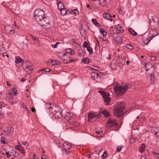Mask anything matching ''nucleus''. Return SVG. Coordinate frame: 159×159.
Segmentation results:
<instances>
[{"instance_id": "a19ab883", "label": "nucleus", "mask_w": 159, "mask_h": 159, "mask_svg": "<svg viewBox=\"0 0 159 159\" xmlns=\"http://www.w3.org/2000/svg\"><path fill=\"white\" fill-rule=\"evenodd\" d=\"M96 132L97 134H99L102 132V130L101 128H99V129H96Z\"/></svg>"}, {"instance_id": "c03bdc74", "label": "nucleus", "mask_w": 159, "mask_h": 159, "mask_svg": "<svg viewBox=\"0 0 159 159\" xmlns=\"http://www.w3.org/2000/svg\"><path fill=\"white\" fill-rule=\"evenodd\" d=\"M126 47L127 48L130 49H133L134 48L133 46L130 44H128L126 46Z\"/></svg>"}, {"instance_id": "c85d7f7f", "label": "nucleus", "mask_w": 159, "mask_h": 159, "mask_svg": "<svg viewBox=\"0 0 159 159\" xmlns=\"http://www.w3.org/2000/svg\"><path fill=\"white\" fill-rule=\"evenodd\" d=\"M70 12L72 14L77 15L79 14V11L77 9L72 10Z\"/></svg>"}, {"instance_id": "0e129e2a", "label": "nucleus", "mask_w": 159, "mask_h": 159, "mask_svg": "<svg viewBox=\"0 0 159 159\" xmlns=\"http://www.w3.org/2000/svg\"><path fill=\"white\" fill-rule=\"evenodd\" d=\"M31 110L33 112H34L36 111L35 109L33 107L31 108Z\"/></svg>"}, {"instance_id": "e2e57ef3", "label": "nucleus", "mask_w": 159, "mask_h": 159, "mask_svg": "<svg viewBox=\"0 0 159 159\" xmlns=\"http://www.w3.org/2000/svg\"><path fill=\"white\" fill-rule=\"evenodd\" d=\"M14 94L15 96H16L18 94V92L17 91L14 92Z\"/></svg>"}, {"instance_id": "423d86ee", "label": "nucleus", "mask_w": 159, "mask_h": 159, "mask_svg": "<svg viewBox=\"0 0 159 159\" xmlns=\"http://www.w3.org/2000/svg\"><path fill=\"white\" fill-rule=\"evenodd\" d=\"M99 92L101 93L104 99V101L106 105H109L111 100L109 93L105 92L102 91H99Z\"/></svg>"}, {"instance_id": "c756f323", "label": "nucleus", "mask_w": 159, "mask_h": 159, "mask_svg": "<svg viewBox=\"0 0 159 159\" xmlns=\"http://www.w3.org/2000/svg\"><path fill=\"white\" fill-rule=\"evenodd\" d=\"M109 33L111 35H112L114 34V32L113 30V27L112 26H111L109 29Z\"/></svg>"}, {"instance_id": "3c124183", "label": "nucleus", "mask_w": 159, "mask_h": 159, "mask_svg": "<svg viewBox=\"0 0 159 159\" xmlns=\"http://www.w3.org/2000/svg\"><path fill=\"white\" fill-rule=\"evenodd\" d=\"M145 119V117L144 116H142L141 119L139 121L140 123L143 122Z\"/></svg>"}, {"instance_id": "a878e982", "label": "nucleus", "mask_w": 159, "mask_h": 159, "mask_svg": "<svg viewBox=\"0 0 159 159\" xmlns=\"http://www.w3.org/2000/svg\"><path fill=\"white\" fill-rule=\"evenodd\" d=\"M94 5L96 7H99V5L100 4L101 2L99 0H95L93 1Z\"/></svg>"}, {"instance_id": "7c9ffc66", "label": "nucleus", "mask_w": 159, "mask_h": 159, "mask_svg": "<svg viewBox=\"0 0 159 159\" xmlns=\"http://www.w3.org/2000/svg\"><path fill=\"white\" fill-rule=\"evenodd\" d=\"M14 156L15 157L17 158H20L21 157V155L18 152H15V153L14 154Z\"/></svg>"}, {"instance_id": "f704fd0d", "label": "nucleus", "mask_w": 159, "mask_h": 159, "mask_svg": "<svg viewBox=\"0 0 159 159\" xmlns=\"http://www.w3.org/2000/svg\"><path fill=\"white\" fill-rule=\"evenodd\" d=\"M30 36L31 37L32 39L34 41H36L37 42H38L39 41V40L38 38H36L34 36H33L31 34H30Z\"/></svg>"}, {"instance_id": "09e8293b", "label": "nucleus", "mask_w": 159, "mask_h": 159, "mask_svg": "<svg viewBox=\"0 0 159 159\" xmlns=\"http://www.w3.org/2000/svg\"><path fill=\"white\" fill-rule=\"evenodd\" d=\"M121 7H119L118 8V12L121 14H122V11H121Z\"/></svg>"}, {"instance_id": "72a5a7b5", "label": "nucleus", "mask_w": 159, "mask_h": 159, "mask_svg": "<svg viewBox=\"0 0 159 159\" xmlns=\"http://www.w3.org/2000/svg\"><path fill=\"white\" fill-rule=\"evenodd\" d=\"M61 13L62 15H64L66 14V11L65 9V8L63 9H62L60 10Z\"/></svg>"}, {"instance_id": "774afa93", "label": "nucleus", "mask_w": 159, "mask_h": 159, "mask_svg": "<svg viewBox=\"0 0 159 159\" xmlns=\"http://www.w3.org/2000/svg\"><path fill=\"white\" fill-rule=\"evenodd\" d=\"M74 61H75V60H74V59H70L69 60V62H71Z\"/></svg>"}, {"instance_id": "052dcab7", "label": "nucleus", "mask_w": 159, "mask_h": 159, "mask_svg": "<svg viewBox=\"0 0 159 159\" xmlns=\"http://www.w3.org/2000/svg\"><path fill=\"white\" fill-rule=\"evenodd\" d=\"M4 50V48H1L0 49V54H3V52H2V51Z\"/></svg>"}, {"instance_id": "1a4fd4ad", "label": "nucleus", "mask_w": 159, "mask_h": 159, "mask_svg": "<svg viewBox=\"0 0 159 159\" xmlns=\"http://www.w3.org/2000/svg\"><path fill=\"white\" fill-rule=\"evenodd\" d=\"M101 73L98 72H93L90 74V75L93 80L95 81L99 82L101 81V76L100 74Z\"/></svg>"}, {"instance_id": "9d476101", "label": "nucleus", "mask_w": 159, "mask_h": 159, "mask_svg": "<svg viewBox=\"0 0 159 159\" xmlns=\"http://www.w3.org/2000/svg\"><path fill=\"white\" fill-rule=\"evenodd\" d=\"M107 125L109 127H114L117 125V123L115 120L110 118L107 121Z\"/></svg>"}, {"instance_id": "69168bd1", "label": "nucleus", "mask_w": 159, "mask_h": 159, "mask_svg": "<svg viewBox=\"0 0 159 159\" xmlns=\"http://www.w3.org/2000/svg\"><path fill=\"white\" fill-rule=\"evenodd\" d=\"M107 59L108 60H110L111 58V57L110 54H108V57H107Z\"/></svg>"}, {"instance_id": "a18cd8bd", "label": "nucleus", "mask_w": 159, "mask_h": 159, "mask_svg": "<svg viewBox=\"0 0 159 159\" xmlns=\"http://www.w3.org/2000/svg\"><path fill=\"white\" fill-rule=\"evenodd\" d=\"M8 33L11 35H13L15 34V30H13V29H11V30L8 31Z\"/></svg>"}, {"instance_id": "6e6552de", "label": "nucleus", "mask_w": 159, "mask_h": 159, "mask_svg": "<svg viewBox=\"0 0 159 159\" xmlns=\"http://www.w3.org/2000/svg\"><path fill=\"white\" fill-rule=\"evenodd\" d=\"M158 18L156 16H153L152 18L149 20L150 26L155 28L158 25Z\"/></svg>"}, {"instance_id": "f3484780", "label": "nucleus", "mask_w": 159, "mask_h": 159, "mask_svg": "<svg viewBox=\"0 0 159 159\" xmlns=\"http://www.w3.org/2000/svg\"><path fill=\"white\" fill-rule=\"evenodd\" d=\"M103 17L105 19H107L109 20H110V21H112L110 14L107 12H104L103 15Z\"/></svg>"}, {"instance_id": "de8ad7c7", "label": "nucleus", "mask_w": 159, "mask_h": 159, "mask_svg": "<svg viewBox=\"0 0 159 159\" xmlns=\"http://www.w3.org/2000/svg\"><path fill=\"white\" fill-rule=\"evenodd\" d=\"M87 50L90 53H93V50L92 48H91L90 47H88L87 48Z\"/></svg>"}, {"instance_id": "37998d69", "label": "nucleus", "mask_w": 159, "mask_h": 159, "mask_svg": "<svg viewBox=\"0 0 159 159\" xmlns=\"http://www.w3.org/2000/svg\"><path fill=\"white\" fill-rule=\"evenodd\" d=\"M85 30L83 29L82 28L80 30V33L81 34H82V35L85 34Z\"/></svg>"}, {"instance_id": "0eeeda50", "label": "nucleus", "mask_w": 159, "mask_h": 159, "mask_svg": "<svg viewBox=\"0 0 159 159\" xmlns=\"http://www.w3.org/2000/svg\"><path fill=\"white\" fill-rule=\"evenodd\" d=\"M154 28L153 27V28L149 31L150 34L151 35V37H152L151 38L150 37H149L147 38L146 40L144 41V44H148L152 39V38L154 37L157 35V34L156 31L154 29Z\"/></svg>"}, {"instance_id": "ea45409f", "label": "nucleus", "mask_w": 159, "mask_h": 159, "mask_svg": "<svg viewBox=\"0 0 159 159\" xmlns=\"http://www.w3.org/2000/svg\"><path fill=\"white\" fill-rule=\"evenodd\" d=\"M107 154L106 152H104L102 156V157L103 159L106 158L107 157Z\"/></svg>"}, {"instance_id": "680f3d73", "label": "nucleus", "mask_w": 159, "mask_h": 159, "mask_svg": "<svg viewBox=\"0 0 159 159\" xmlns=\"http://www.w3.org/2000/svg\"><path fill=\"white\" fill-rule=\"evenodd\" d=\"M7 85V86L10 87L11 86V84L9 83L8 81L6 82Z\"/></svg>"}, {"instance_id": "13d9d810", "label": "nucleus", "mask_w": 159, "mask_h": 159, "mask_svg": "<svg viewBox=\"0 0 159 159\" xmlns=\"http://www.w3.org/2000/svg\"><path fill=\"white\" fill-rule=\"evenodd\" d=\"M15 148L17 150H19L20 149V147L19 145H17L15 146Z\"/></svg>"}, {"instance_id": "58836bf2", "label": "nucleus", "mask_w": 159, "mask_h": 159, "mask_svg": "<svg viewBox=\"0 0 159 159\" xmlns=\"http://www.w3.org/2000/svg\"><path fill=\"white\" fill-rule=\"evenodd\" d=\"M44 71L46 72H49L50 71V70L49 68H46L40 70L39 72V71Z\"/></svg>"}, {"instance_id": "473e14b6", "label": "nucleus", "mask_w": 159, "mask_h": 159, "mask_svg": "<svg viewBox=\"0 0 159 159\" xmlns=\"http://www.w3.org/2000/svg\"><path fill=\"white\" fill-rule=\"evenodd\" d=\"M6 139L4 137H2L1 139V142L2 144H6L7 143V142L5 141Z\"/></svg>"}, {"instance_id": "49530a36", "label": "nucleus", "mask_w": 159, "mask_h": 159, "mask_svg": "<svg viewBox=\"0 0 159 159\" xmlns=\"http://www.w3.org/2000/svg\"><path fill=\"white\" fill-rule=\"evenodd\" d=\"M60 42H57L55 44L52 45V46L53 48H56L57 47L58 44Z\"/></svg>"}, {"instance_id": "7ed1b4c3", "label": "nucleus", "mask_w": 159, "mask_h": 159, "mask_svg": "<svg viewBox=\"0 0 159 159\" xmlns=\"http://www.w3.org/2000/svg\"><path fill=\"white\" fill-rule=\"evenodd\" d=\"M134 85H131L129 84H125L123 85H120L114 86V90L116 95L118 96H120L123 95L128 89L131 88H134Z\"/></svg>"}, {"instance_id": "5701e85b", "label": "nucleus", "mask_w": 159, "mask_h": 159, "mask_svg": "<svg viewBox=\"0 0 159 159\" xmlns=\"http://www.w3.org/2000/svg\"><path fill=\"white\" fill-rule=\"evenodd\" d=\"M65 51L66 53H70V55H73L75 54V52L73 51L72 49L70 48L66 49Z\"/></svg>"}, {"instance_id": "b1692460", "label": "nucleus", "mask_w": 159, "mask_h": 159, "mask_svg": "<svg viewBox=\"0 0 159 159\" xmlns=\"http://www.w3.org/2000/svg\"><path fill=\"white\" fill-rule=\"evenodd\" d=\"M99 32L104 36H106L107 34V32L103 29L100 28L99 29Z\"/></svg>"}, {"instance_id": "603ef678", "label": "nucleus", "mask_w": 159, "mask_h": 159, "mask_svg": "<svg viewBox=\"0 0 159 159\" xmlns=\"http://www.w3.org/2000/svg\"><path fill=\"white\" fill-rule=\"evenodd\" d=\"M87 58L84 57L82 59V61L83 62H84V63H85V62H87Z\"/></svg>"}, {"instance_id": "6e6d98bb", "label": "nucleus", "mask_w": 159, "mask_h": 159, "mask_svg": "<svg viewBox=\"0 0 159 159\" xmlns=\"http://www.w3.org/2000/svg\"><path fill=\"white\" fill-rule=\"evenodd\" d=\"M12 25H13L16 28H17V29L18 28V26L16 25V22L15 21H14V23L12 24Z\"/></svg>"}, {"instance_id": "c9c22d12", "label": "nucleus", "mask_w": 159, "mask_h": 159, "mask_svg": "<svg viewBox=\"0 0 159 159\" xmlns=\"http://www.w3.org/2000/svg\"><path fill=\"white\" fill-rule=\"evenodd\" d=\"M136 140V138L131 137V138L129 140V142L131 143H133L134 142H135Z\"/></svg>"}, {"instance_id": "9b49d317", "label": "nucleus", "mask_w": 159, "mask_h": 159, "mask_svg": "<svg viewBox=\"0 0 159 159\" xmlns=\"http://www.w3.org/2000/svg\"><path fill=\"white\" fill-rule=\"evenodd\" d=\"M100 115L98 113L94 112H90L88 115V120H91L95 118H98L100 117Z\"/></svg>"}, {"instance_id": "bf43d9fd", "label": "nucleus", "mask_w": 159, "mask_h": 159, "mask_svg": "<svg viewBox=\"0 0 159 159\" xmlns=\"http://www.w3.org/2000/svg\"><path fill=\"white\" fill-rule=\"evenodd\" d=\"M19 151L22 154H23L25 153L24 150L23 149H20Z\"/></svg>"}, {"instance_id": "dca6fc26", "label": "nucleus", "mask_w": 159, "mask_h": 159, "mask_svg": "<svg viewBox=\"0 0 159 159\" xmlns=\"http://www.w3.org/2000/svg\"><path fill=\"white\" fill-rule=\"evenodd\" d=\"M25 70L27 73L28 74H30L32 72L33 68L31 64L30 65L26 66L24 67Z\"/></svg>"}, {"instance_id": "4be33fe9", "label": "nucleus", "mask_w": 159, "mask_h": 159, "mask_svg": "<svg viewBox=\"0 0 159 159\" xmlns=\"http://www.w3.org/2000/svg\"><path fill=\"white\" fill-rule=\"evenodd\" d=\"M128 31L131 34H132L133 35L135 36H136L137 34V33L135 32L133 29H131V28H129L128 29Z\"/></svg>"}, {"instance_id": "f03ea898", "label": "nucleus", "mask_w": 159, "mask_h": 159, "mask_svg": "<svg viewBox=\"0 0 159 159\" xmlns=\"http://www.w3.org/2000/svg\"><path fill=\"white\" fill-rule=\"evenodd\" d=\"M145 68L146 73L150 75V82L151 84L154 83L155 80V76L154 73L155 68L154 66L150 62L144 63L143 64Z\"/></svg>"}, {"instance_id": "864d4df0", "label": "nucleus", "mask_w": 159, "mask_h": 159, "mask_svg": "<svg viewBox=\"0 0 159 159\" xmlns=\"http://www.w3.org/2000/svg\"><path fill=\"white\" fill-rule=\"evenodd\" d=\"M151 60L152 61H154L156 60V57H152L151 58Z\"/></svg>"}, {"instance_id": "a211bd4d", "label": "nucleus", "mask_w": 159, "mask_h": 159, "mask_svg": "<svg viewBox=\"0 0 159 159\" xmlns=\"http://www.w3.org/2000/svg\"><path fill=\"white\" fill-rule=\"evenodd\" d=\"M118 45H120L122 43V39L119 36H117L115 39Z\"/></svg>"}, {"instance_id": "bb28decb", "label": "nucleus", "mask_w": 159, "mask_h": 159, "mask_svg": "<svg viewBox=\"0 0 159 159\" xmlns=\"http://www.w3.org/2000/svg\"><path fill=\"white\" fill-rule=\"evenodd\" d=\"M12 96V95L11 93H9L7 95L6 97L8 100H11L13 99Z\"/></svg>"}, {"instance_id": "2f4dec72", "label": "nucleus", "mask_w": 159, "mask_h": 159, "mask_svg": "<svg viewBox=\"0 0 159 159\" xmlns=\"http://www.w3.org/2000/svg\"><path fill=\"white\" fill-rule=\"evenodd\" d=\"M22 61L21 58L20 57H17L16 58L15 60V62L16 64H18L21 62Z\"/></svg>"}, {"instance_id": "4c0bfd02", "label": "nucleus", "mask_w": 159, "mask_h": 159, "mask_svg": "<svg viewBox=\"0 0 159 159\" xmlns=\"http://www.w3.org/2000/svg\"><path fill=\"white\" fill-rule=\"evenodd\" d=\"M123 147V146H118L117 148L116 152H119L121 150V148Z\"/></svg>"}, {"instance_id": "338daca9", "label": "nucleus", "mask_w": 159, "mask_h": 159, "mask_svg": "<svg viewBox=\"0 0 159 159\" xmlns=\"http://www.w3.org/2000/svg\"><path fill=\"white\" fill-rule=\"evenodd\" d=\"M141 159H147L144 156H142L141 157Z\"/></svg>"}, {"instance_id": "6ab92c4d", "label": "nucleus", "mask_w": 159, "mask_h": 159, "mask_svg": "<svg viewBox=\"0 0 159 159\" xmlns=\"http://www.w3.org/2000/svg\"><path fill=\"white\" fill-rule=\"evenodd\" d=\"M57 7L58 9L60 10L62 9H63L65 8L63 4L61 2H58Z\"/></svg>"}, {"instance_id": "f8f14e48", "label": "nucleus", "mask_w": 159, "mask_h": 159, "mask_svg": "<svg viewBox=\"0 0 159 159\" xmlns=\"http://www.w3.org/2000/svg\"><path fill=\"white\" fill-rule=\"evenodd\" d=\"M13 129L11 126L5 129L4 131V134L6 136H8L12 134L13 131Z\"/></svg>"}, {"instance_id": "4d7b16f0", "label": "nucleus", "mask_w": 159, "mask_h": 159, "mask_svg": "<svg viewBox=\"0 0 159 159\" xmlns=\"http://www.w3.org/2000/svg\"><path fill=\"white\" fill-rule=\"evenodd\" d=\"M6 154L7 157L9 158L11 157V154H9L8 152H6Z\"/></svg>"}, {"instance_id": "2eb2a0df", "label": "nucleus", "mask_w": 159, "mask_h": 159, "mask_svg": "<svg viewBox=\"0 0 159 159\" xmlns=\"http://www.w3.org/2000/svg\"><path fill=\"white\" fill-rule=\"evenodd\" d=\"M71 144L67 142L66 141L63 144V149L67 151L68 150L70 149L71 147Z\"/></svg>"}, {"instance_id": "5fc2aeb1", "label": "nucleus", "mask_w": 159, "mask_h": 159, "mask_svg": "<svg viewBox=\"0 0 159 159\" xmlns=\"http://www.w3.org/2000/svg\"><path fill=\"white\" fill-rule=\"evenodd\" d=\"M22 144L26 146H29V144L28 143V142H23L22 143Z\"/></svg>"}, {"instance_id": "4468645a", "label": "nucleus", "mask_w": 159, "mask_h": 159, "mask_svg": "<svg viewBox=\"0 0 159 159\" xmlns=\"http://www.w3.org/2000/svg\"><path fill=\"white\" fill-rule=\"evenodd\" d=\"M74 117V114L72 112H67L65 115V118L67 120L72 119Z\"/></svg>"}, {"instance_id": "ddd939ff", "label": "nucleus", "mask_w": 159, "mask_h": 159, "mask_svg": "<svg viewBox=\"0 0 159 159\" xmlns=\"http://www.w3.org/2000/svg\"><path fill=\"white\" fill-rule=\"evenodd\" d=\"M152 133L157 136L159 135V128L157 127H153L151 129Z\"/></svg>"}, {"instance_id": "8fccbe9b", "label": "nucleus", "mask_w": 159, "mask_h": 159, "mask_svg": "<svg viewBox=\"0 0 159 159\" xmlns=\"http://www.w3.org/2000/svg\"><path fill=\"white\" fill-rule=\"evenodd\" d=\"M87 46L88 43L85 42H84L83 45V47L86 48L87 47Z\"/></svg>"}, {"instance_id": "393cba45", "label": "nucleus", "mask_w": 159, "mask_h": 159, "mask_svg": "<svg viewBox=\"0 0 159 159\" xmlns=\"http://www.w3.org/2000/svg\"><path fill=\"white\" fill-rule=\"evenodd\" d=\"M115 27L117 30L121 32L123 31V28L119 24L116 25H115Z\"/></svg>"}, {"instance_id": "20e7f679", "label": "nucleus", "mask_w": 159, "mask_h": 159, "mask_svg": "<svg viewBox=\"0 0 159 159\" xmlns=\"http://www.w3.org/2000/svg\"><path fill=\"white\" fill-rule=\"evenodd\" d=\"M49 111L51 114H53V116L55 119H59L62 116V110L59 107H50Z\"/></svg>"}, {"instance_id": "aec40b11", "label": "nucleus", "mask_w": 159, "mask_h": 159, "mask_svg": "<svg viewBox=\"0 0 159 159\" xmlns=\"http://www.w3.org/2000/svg\"><path fill=\"white\" fill-rule=\"evenodd\" d=\"M92 21L93 24L96 26L99 27L101 26V25L97 22V20L95 19H92Z\"/></svg>"}, {"instance_id": "39448f33", "label": "nucleus", "mask_w": 159, "mask_h": 159, "mask_svg": "<svg viewBox=\"0 0 159 159\" xmlns=\"http://www.w3.org/2000/svg\"><path fill=\"white\" fill-rule=\"evenodd\" d=\"M117 107L114 109V113L115 116L117 117H120L123 114L124 109V104L121 103Z\"/></svg>"}, {"instance_id": "f257e3e1", "label": "nucleus", "mask_w": 159, "mask_h": 159, "mask_svg": "<svg viewBox=\"0 0 159 159\" xmlns=\"http://www.w3.org/2000/svg\"><path fill=\"white\" fill-rule=\"evenodd\" d=\"M34 18L35 20L41 26H44L46 29L51 28L52 26L48 18L45 16L44 11L39 9H36L34 13Z\"/></svg>"}, {"instance_id": "412c9836", "label": "nucleus", "mask_w": 159, "mask_h": 159, "mask_svg": "<svg viewBox=\"0 0 159 159\" xmlns=\"http://www.w3.org/2000/svg\"><path fill=\"white\" fill-rule=\"evenodd\" d=\"M4 28L5 30L7 32L10 30H11V29H13V27L11 25H7L4 26Z\"/></svg>"}, {"instance_id": "e433bc0d", "label": "nucleus", "mask_w": 159, "mask_h": 159, "mask_svg": "<svg viewBox=\"0 0 159 159\" xmlns=\"http://www.w3.org/2000/svg\"><path fill=\"white\" fill-rule=\"evenodd\" d=\"M142 148L140 149V152H143L144 149L145 148V145L144 143H142L141 145Z\"/></svg>"}, {"instance_id": "79ce46f5", "label": "nucleus", "mask_w": 159, "mask_h": 159, "mask_svg": "<svg viewBox=\"0 0 159 159\" xmlns=\"http://www.w3.org/2000/svg\"><path fill=\"white\" fill-rule=\"evenodd\" d=\"M51 62L52 65H58L60 64V62L59 61H57L56 60H54V61L52 60Z\"/></svg>"}, {"instance_id": "cd10ccee", "label": "nucleus", "mask_w": 159, "mask_h": 159, "mask_svg": "<svg viewBox=\"0 0 159 159\" xmlns=\"http://www.w3.org/2000/svg\"><path fill=\"white\" fill-rule=\"evenodd\" d=\"M102 114L105 116L107 117L110 116L109 113L106 110H103L102 111Z\"/></svg>"}]
</instances>
